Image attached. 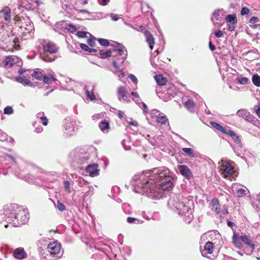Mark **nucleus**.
<instances>
[{"label":"nucleus","instance_id":"1","mask_svg":"<svg viewBox=\"0 0 260 260\" xmlns=\"http://www.w3.org/2000/svg\"><path fill=\"white\" fill-rule=\"evenodd\" d=\"M173 178L167 171L155 168L152 171L134 176L132 184L135 192L157 200L162 196V191L169 190L173 186Z\"/></svg>","mask_w":260,"mask_h":260},{"label":"nucleus","instance_id":"2","mask_svg":"<svg viewBox=\"0 0 260 260\" xmlns=\"http://www.w3.org/2000/svg\"><path fill=\"white\" fill-rule=\"evenodd\" d=\"M1 217L2 219L1 223L5 228L8 227V224L17 227L28 222L29 215L27 209L19 207L17 204H13L4 207Z\"/></svg>","mask_w":260,"mask_h":260},{"label":"nucleus","instance_id":"3","mask_svg":"<svg viewBox=\"0 0 260 260\" xmlns=\"http://www.w3.org/2000/svg\"><path fill=\"white\" fill-rule=\"evenodd\" d=\"M14 20L15 24L19 27V31L25 37V39L32 37L34 27L28 17L16 15L15 16Z\"/></svg>","mask_w":260,"mask_h":260},{"label":"nucleus","instance_id":"4","mask_svg":"<svg viewBox=\"0 0 260 260\" xmlns=\"http://www.w3.org/2000/svg\"><path fill=\"white\" fill-rule=\"evenodd\" d=\"M193 208L194 203L192 200L186 198H183L180 209L178 208L176 211L179 215L183 216V219L186 223H190L193 218Z\"/></svg>","mask_w":260,"mask_h":260},{"label":"nucleus","instance_id":"5","mask_svg":"<svg viewBox=\"0 0 260 260\" xmlns=\"http://www.w3.org/2000/svg\"><path fill=\"white\" fill-rule=\"evenodd\" d=\"M232 242L235 246L238 249H242L244 244L246 248L249 249L250 252L255 249V245L251 240L250 236L243 234L241 235L236 231L233 232Z\"/></svg>","mask_w":260,"mask_h":260},{"label":"nucleus","instance_id":"6","mask_svg":"<svg viewBox=\"0 0 260 260\" xmlns=\"http://www.w3.org/2000/svg\"><path fill=\"white\" fill-rule=\"evenodd\" d=\"M219 172L224 178L234 177L237 175L234 168V162L226 159H222L219 162Z\"/></svg>","mask_w":260,"mask_h":260},{"label":"nucleus","instance_id":"7","mask_svg":"<svg viewBox=\"0 0 260 260\" xmlns=\"http://www.w3.org/2000/svg\"><path fill=\"white\" fill-rule=\"evenodd\" d=\"M70 157L73 161L82 165L89 160L90 154L85 152L83 149L77 148L70 153Z\"/></svg>","mask_w":260,"mask_h":260},{"label":"nucleus","instance_id":"8","mask_svg":"<svg viewBox=\"0 0 260 260\" xmlns=\"http://www.w3.org/2000/svg\"><path fill=\"white\" fill-rule=\"evenodd\" d=\"M79 122L71 119H66L64 124V134L66 137H69L76 134L79 128Z\"/></svg>","mask_w":260,"mask_h":260},{"label":"nucleus","instance_id":"9","mask_svg":"<svg viewBox=\"0 0 260 260\" xmlns=\"http://www.w3.org/2000/svg\"><path fill=\"white\" fill-rule=\"evenodd\" d=\"M4 24L0 25V42H5L6 44L14 43L16 37L14 36L10 28L5 30Z\"/></svg>","mask_w":260,"mask_h":260},{"label":"nucleus","instance_id":"10","mask_svg":"<svg viewBox=\"0 0 260 260\" xmlns=\"http://www.w3.org/2000/svg\"><path fill=\"white\" fill-rule=\"evenodd\" d=\"M47 250L51 254L54 255V257H56L57 259L60 258L63 253L61 244L57 241L50 242L47 245Z\"/></svg>","mask_w":260,"mask_h":260},{"label":"nucleus","instance_id":"11","mask_svg":"<svg viewBox=\"0 0 260 260\" xmlns=\"http://www.w3.org/2000/svg\"><path fill=\"white\" fill-rule=\"evenodd\" d=\"M236 114L238 117L244 118L246 121L255 125H257L259 123L258 120L246 109H240L237 111Z\"/></svg>","mask_w":260,"mask_h":260},{"label":"nucleus","instance_id":"12","mask_svg":"<svg viewBox=\"0 0 260 260\" xmlns=\"http://www.w3.org/2000/svg\"><path fill=\"white\" fill-rule=\"evenodd\" d=\"M110 45L114 48L113 53H118L119 56L121 57V63H123L127 56V52L125 47L122 44L116 42H114Z\"/></svg>","mask_w":260,"mask_h":260},{"label":"nucleus","instance_id":"13","mask_svg":"<svg viewBox=\"0 0 260 260\" xmlns=\"http://www.w3.org/2000/svg\"><path fill=\"white\" fill-rule=\"evenodd\" d=\"M183 198H184L182 197L181 198L180 196L178 194L172 193L168 202L169 207L173 210H176L178 208L180 209Z\"/></svg>","mask_w":260,"mask_h":260},{"label":"nucleus","instance_id":"14","mask_svg":"<svg viewBox=\"0 0 260 260\" xmlns=\"http://www.w3.org/2000/svg\"><path fill=\"white\" fill-rule=\"evenodd\" d=\"M223 9H217L213 13L211 21L215 27H219L222 25V16L223 14Z\"/></svg>","mask_w":260,"mask_h":260},{"label":"nucleus","instance_id":"15","mask_svg":"<svg viewBox=\"0 0 260 260\" xmlns=\"http://www.w3.org/2000/svg\"><path fill=\"white\" fill-rule=\"evenodd\" d=\"M213 251V243L211 242H207L205 243L204 246V249L201 250V252L202 253V255L208 258L213 259L214 258V256L212 257L211 256H208V254H211Z\"/></svg>","mask_w":260,"mask_h":260},{"label":"nucleus","instance_id":"16","mask_svg":"<svg viewBox=\"0 0 260 260\" xmlns=\"http://www.w3.org/2000/svg\"><path fill=\"white\" fill-rule=\"evenodd\" d=\"M99 169H98V164L93 163L89 164L86 167V172L89 176L95 177L99 175Z\"/></svg>","mask_w":260,"mask_h":260},{"label":"nucleus","instance_id":"17","mask_svg":"<svg viewBox=\"0 0 260 260\" xmlns=\"http://www.w3.org/2000/svg\"><path fill=\"white\" fill-rule=\"evenodd\" d=\"M17 176L23 179L25 181L29 183H32L34 184L35 185H38L39 184V183L38 182V180H41L39 178H36L33 175L28 174L26 175H25L23 174L22 173H20L18 174H17Z\"/></svg>","mask_w":260,"mask_h":260},{"label":"nucleus","instance_id":"18","mask_svg":"<svg viewBox=\"0 0 260 260\" xmlns=\"http://www.w3.org/2000/svg\"><path fill=\"white\" fill-rule=\"evenodd\" d=\"M127 90L124 86H120L117 89L118 100L120 102L127 103L129 102L127 96Z\"/></svg>","mask_w":260,"mask_h":260},{"label":"nucleus","instance_id":"19","mask_svg":"<svg viewBox=\"0 0 260 260\" xmlns=\"http://www.w3.org/2000/svg\"><path fill=\"white\" fill-rule=\"evenodd\" d=\"M152 114L156 117V121L161 124H166L168 123V119L167 116L162 113H160L156 109L152 111Z\"/></svg>","mask_w":260,"mask_h":260},{"label":"nucleus","instance_id":"20","mask_svg":"<svg viewBox=\"0 0 260 260\" xmlns=\"http://www.w3.org/2000/svg\"><path fill=\"white\" fill-rule=\"evenodd\" d=\"M178 170L180 173L184 177L187 179L192 176V174L189 168L185 165L178 166Z\"/></svg>","mask_w":260,"mask_h":260},{"label":"nucleus","instance_id":"21","mask_svg":"<svg viewBox=\"0 0 260 260\" xmlns=\"http://www.w3.org/2000/svg\"><path fill=\"white\" fill-rule=\"evenodd\" d=\"M44 52L54 54L57 51V48L55 45L52 43H47L43 45Z\"/></svg>","mask_w":260,"mask_h":260},{"label":"nucleus","instance_id":"22","mask_svg":"<svg viewBox=\"0 0 260 260\" xmlns=\"http://www.w3.org/2000/svg\"><path fill=\"white\" fill-rule=\"evenodd\" d=\"M225 135H227L231 137L233 141L238 145L239 147H242V143L240 136L237 135L234 131H232L229 128L228 130L227 131V133H225Z\"/></svg>","mask_w":260,"mask_h":260},{"label":"nucleus","instance_id":"23","mask_svg":"<svg viewBox=\"0 0 260 260\" xmlns=\"http://www.w3.org/2000/svg\"><path fill=\"white\" fill-rule=\"evenodd\" d=\"M158 54V50H156L151 56L150 62L151 65L155 68H159L161 66V61H159V58L157 57Z\"/></svg>","mask_w":260,"mask_h":260},{"label":"nucleus","instance_id":"24","mask_svg":"<svg viewBox=\"0 0 260 260\" xmlns=\"http://www.w3.org/2000/svg\"><path fill=\"white\" fill-rule=\"evenodd\" d=\"M4 19L6 22H9L11 19V10L8 7H5L0 13V19Z\"/></svg>","mask_w":260,"mask_h":260},{"label":"nucleus","instance_id":"25","mask_svg":"<svg viewBox=\"0 0 260 260\" xmlns=\"http://www.w3.org/2000/svg\"><path fill=\"white\" fill-rule=\"evenodd\" d=\"M40 255L41 256V260H57V259L54 257V255L51 254L48 250L42 249L40 251Z\"/></svg>","mask_w":260,"mask_h":260},{"label":"nucleus","instance_id":"26","mask_svg":"<svg viewBox=\"0 0 260 260\" xmlns=\"http://www.w3.org/2000/svg\"><path fill=\"white\" fill-rule=\"evenodd\" d=\"M14 256L19 259L24 258L26 256V253L23 248H17L13 252Z\"/></svg>","mask_w":260,"mask_h":260},{"label":"nucleus","instance_id":"27","mask_svg":"<svg viewBox=\"0 0 260 260\" xmlns=\"http://www.w3.org/2000/svg\"><path fill=\"white\" fill-rule=\"evenodd\" d=\"M144 34L146 38L147 43L148 44L150 48L152 50L155 44L154 39L153 36L148 30L145 31Z\"/></svg>","mask_w":260,"mask_h":260},{"label":"nucleus","instance_id":"28","mask_svg":"<svg viewBox=\"0 0 260 260\" xmlns=\"http://www.w3.org/2000/svg\"><path fill=\"white\" fill-rule=\"evenodd\" d=\"M237 191V196L238 197H243L246 196V192L248 191V190L246 187L242 188L240 185L234 184L233 187Z\"/></svg>","mask_w":260,"mask_h":260},{"label":"nucleus","instance_id":"29","mask_svg":"<svg viewBox=\"0 0 260 260\" xmlns=\"http://www.w3.org/2000/svg\"><path fill=\"white\" fill-rule=\"evenodd\" d=\"M99 126L101 129V131L104 133H108L109 129H110V126L109 122L104 119L102 120L100 122L99 124Z\"/></svg>","mask_w":260,"mask_h":260},{"label":"nucleus","instance_id":"30","mask_svg":"<svg viewBox=\"0 0 260 260\" xmlns=\"http://www.w3.org/2000/svg\"><path fill=\"white\" fill-rule=\"evenodd\" d=\"M40 57L46 62H52L55 59V56L54 54L47 53L44 52L40 53Z\"/></svg>","mask_w":260,"mask_h":260},{"label":"nucleus","instance_id":"31","mask_svg":"<svg viewBox=\"0 0 260 260\" xmlns=\"http://www.w3.org/2000/svg\"><path fill=\"white\" fill-rule=\"evenodd\" d=\"M120 59L118 58L117 60L113 61L112 64L116 69L119 70L120 73L118 74V77L119 80H122L121 79L125 76V74L122 70L119 69V64L122 63L121 61L120 62Z\"/></svg>","mask_w":260,"mask_h":260},{"label":"nucleus","instance_id":"32","mask_svg":"<svg viewBox=\"0 0 260 260\" xmlns=\"http://www.w3.org/2000/svg\"><path fill=\"white\" fill-rule=\"evenodd\" d=\"M210 123L213 127H214L217 130L221 132L223 134H225V133H227V131L228 130L229 128H224L220 124L212 121H210Z\"/></svg>","mask_w":260,"mask_h":260},{"label":"nucleus","instance_id":"33","mask_svg":"<svg viewBox=\"0 0 260 260\" xmlns=\"http://www.w3.org/2000/svg\"><path fill=\"white\" fill-rule=\"evenodd\" d=\"M184 105L185 108L189 111H194V103L192 100L188 99L186 102L184 103Z\"/></svg>","mask_w":260,"mask_h":260},{"label":"nucleus","instance_id":"34","mask_svg":"<svg viewBox=\"0 0 260 260\" xmlns=\"http://www.w3.org/2000/svg\"><path fill=\"white\" fill-rule=\"evenodd\" d=\"M155 80L157 84L162 86L166 84L167 80L161 75H156L155 76Z\"/></svg>","mask_w":260,"mask_h":260},{"label":"nucleus","instance_id":"35","mask_svg":"<svg viewBox=\"0 0 260 260\" xmlns=\"http://www.w3.org/2000/svg\"><path fill=\"white\" fill-rule=\"evenodd\" d=\"M15 80L17 82L22 84L24 86L28 85L30 83L29 80L25 79L24 77L21 76L16 77Z\"/></svg>","mask_w":260,"mask_h":260},{"label":"nucleus","instance_id":"36","mask_svg":"<svg viewBox=\"0 0 260 260\" xmlns=\"http://www.w3.org/2000/svg\"><path fill=\"white\" fill-rule=\"evenodd\" d=\"M43 71H40V69H37L36 71H34L31 75L32 77H35V78L39 80H42V79L44 77V74H43Z\"/></svg>","mask_w":260,"mask_h":260},{"label":"nucleus","instance_id":"37","mask_svg":"<svg viewBox=\"0 0 260 260\" xmlns=\"http://www.w3.org/2000/svg\"><path fill=\"white\" fill-rule=\"evenodd\" d=\"M42 80L44 83L48 84H50L52 81L54 82L58 81L57 79L54 78L52 74L49 75V76L44 75Z\"/></svg>","mask_w":260,"mask_h":260},{"label":"nucleus","instance_id":"38","mask_svg":"<svg viewBox=\"0 0 260 260\" xmlns=\"http://www.w3.org/2000/svg\"><path fill=\"white\" fill-rule=\"evenodd\" d=\"M80 47L82 50L89 52L91 53H94L97 52L96 49L94 48H90L85 44L80 43Z\"/></svg>","mask_w":260,"mask_h":260},{"label":"nucleus","instance_id":"39","mask_svg":"<svg viewBox=\"0 0 260 260\" xmlns=\"http://www.w3.org/2000/svg\"><path fill=\"white\" fill-rule=\"evenodd\" d=\"M37 118H39L42 121V124L46 126L48 124V119L44 115V113L39 112L38 113L37 115Z\"/></svg>","mask_w":260,"mask_h":260},{"label":"nucleus","instance_id":"40","mask_svg":"<svg viewBox=\"0 0 260 260\" xmlns=\"http://www.w3.org/2000/svg\"><path fill=\"white\" fill-rule=\"evenodd\" d=\"M226 21L228 23H237V19L235 14H229L226 17Z\"/></svg>","mask_w":260,"mask_h":260},{"label":"nucleus","instance_id":"41","mask_svg":"<svg viewBox=\"0 0 260 260\" xmlns=\"http://www.w3.org/2000/svg\"><path fill=\"white\" fill-rule=\"evenodd\" d=\"M62 9L66 11L68 14L70 15H74L75 13L74 12V10H75V8H72L70 6V5L66 4L62 5Z\"/></svg>","mask_w":260,"mask_h":260},{"label":"nucleus","instance_id":"42","mask_svg":"<svg viewBox=\"0 0 260 260\" xmlns=\"http://www.w3.org/2000/svg\"><path fill=\"white\" fill-rule=\"evenodd\" d=\"M113 53V51L111 50H100V54L101 56V57L102 58H107L109 57H110L112 56V53Z\"/></svg>","mask_w":260,"mask_h":260},{"label":"nucleus","instance_id":"43","mask_svg":"<svg viewBox=\"0 0 260 260\" xmlns=\"http://www.w3.org/2000/svg\"><path fill=\"white\" fill-rule=\"evenodd\" d=\"M64 190L67 193H71L72 189L71 188V182L69 180H65L63 182Z\"/></svg>","mask_w":260,"mask_h":260},{"label":"nucleus","instance_id":"44","mask_svg":"<svg viewBox=\"0 0 260 260\" xmlns=\"http://www.w3.org/2000/svg\"><path fill=\"white\" fill-rule=\"evenodd\" d=\"M252 81L254 85L260 87V76L257 74H255L252 76Z\"/></svg>","mask_w":260,"mask_h":260},{"label":"nucleus","instance_id":"45","mask_svg":"<svg viewBox=\"0 0 260 260\" xmlns=\"http://www.w3.org/2000/svg\"><path fill=\"white\" fill-rule=\"evenodd\" d=\"M182 151L186 153V154L191 157H196V154L193 150L191 148H183Z\"/></svg>","mask_w":260,"mask_h":260},{"label":"nucleus","instance_id":"46","mask_svg":"<svg viewBox=\"0 0 260 260\" xmlns=\"http://www.w3.org/2000/svg\"><path fill=\"white\" fill-rule=\"evenodd\" d=\"M211 203L213 207H215V211L218 213L220 209V204L218 200L216 198H213L211 200Z\"/></svg>","mask_w":260,"mask_h":260},{"label":"nucleus","instance_id":"47","mask_svg":"<svg viewBox=\"0 0 260 260\" xmlns=\"http://www.w3.org/2000/svg\"><path fill=\"white\" fill-rule=\"evenodd\" d=\"M85 89L86 90V94L87 97L89 98L91 101L95 100V96L93 92V89H91V91H90L86 86H85Z\"/></svg>","mask_w":260,"mask_h":260},{"label":"nucleus","instance_id":"48","mask_svg":"<svg viewBox=\"0 0 260 260\" xmlns=\"http://www.w3.org/2000/svg\"><path fill=\"white\" fill-rule=\"evenodd\" d=\"M126 221L129 223H135V224H139L142 223L143 221L142 220H140L139 219L134 217H128L126 219Z\"/></svg>","mask_w":260,"mask_h":260},{"label":"nucleus","instance_id":"49","mask_svg":"<svg viewBox=\"0 0 260 260\" xmlns=\"http://www.w3.org/2000/svg\"><path fill=\"white\" fill-rule=\"evenodd\" d=\"M5 66L10 67L13 64V59L11 57H8L3 61Z\"/></svg>","mask_w":260,"mask_h":260},{"label":"nucleus","instance_id":"50","mask_svg":"<svg viewBox=\"0 0 260 260\" xmlns=\"http://www.w3.org/2000/svg\"><path fill=\"white\" fill-rule=\"evenodd\" d=\"M66 28L69 31L72 33H74L77 30L76 26L70 23H68L66 25Z\"/></svg>","mask_w":260,"mask_h":260},{"label":"nucleus","instance_id":"51","mask_svg":"<svg viewBox=\"0 0 260 260\" xmlns=\"http://www.w3.org/2000/svg\"><path fill=\"white\" fill-rule=\"evenodd\" d=\"M237 81L239 83L242 85L247 84L249 82V80L246 77H237Z\"/></svg>","mask_w":260,"mask_h":260},{"label":"nucleus","instance_id":"52","mask_svg":"<svg viewBox=\"0 0 260 260\" xmlns=\"http://www.w3.org/2000/svg\"><path fill=\"white\" fill-rule=\"evenodd\" d=\"M56 207L59 211L61 212L66 210V206L59 200L57 201V204Z\"/></svg>","mask_w":260,"mask_h":260},{"label":"nucleus","instance_id":"53","mask_svg":"<svg viewBox=\"0 0 260 260\" xmlns=\"http://www.w3.org/2000/svg\"><path fill=\"white\" fill-rule=\"evenodd\" d=\"M98 40L100 44L102 46L106 47L110 45V43L108 40L99 38Z\"/></svg>","mask_w":260,"mask_h":260},{"label":"nucleus","instance_id":"54","mask_svg":"<svg viewBox=\"0 0 260 260\" xmlns=\"http://www.w3.org/2000/svg\"><path fill=\"white\" fill-rule=\"evenodd\" d=\"M13 113L14 110L12 107L8 106L4 108V113L5 114L10 115L13 114Z\"/></svg>","mask_w":260,"mask_h":260},{"label":"nucleus","instance_id":"55","mask_svg":"<svg viewBox=\"0 0 260 260\" xmlns=\"http://www.w3.org/2000/svg\"><path fill=\"white\" fill-rule=\"evenodd\" d=\"M5 158L6 160H10L14 164H16L15 158L12 155L6 154Z\"/></svg>","mask_w":260,"mask_h":260},{"label":"nucleus","instance_id":"56","mask_svg":"<svg viewBox=\"0 0 260 260\" xmlns=\"http://www.w3.org/2000/svg\"><path fill=\"white\" fill-rule=\"evenodd\" d=\"M88 183H89L88 182L85 181L84 179H80L78 180V185L79 186L82 187L86 186V185H88Z\"/></svg>","mask_w":260,"mask_h":260},{"label":"nucleus","instance_id":"57","mask_svg":"<svg viewBox=\"0 0 260 260\" xmlns=\"http://www.w3.org/2000/svg\"><path fill=\"white\" fill-rule=\"evenodd\" d=\"M87 34H88V32H86V31H78L77 32V36L79 38H84L86 37V35H87Z\"/></svg>","mask_w":260,"mask_h":260},{"label":"nucleus","instance_id":"58","mask_svg":"<svg viewBox=\"0 0 260 260\" xmlns=\"http://www.w3.org/2000/svg\"><path fill=\"white\" fill-rule=\"evenodd\" d=\"M228 29L230 31H232L235 30L236 28V26L237 23H228Z\"/></svg>","mask_w":260,"mask_h":260},{"label":"nucleus","instance_id":"59","mask_svg":"<svg viewBox=\"0 0 260 260\" xmlns=\"http://www.w3.org/2000/svg\"><path fill=\"white\" fill-rule=\"evenodd\" d=\"M249 11H250L249 9L248 8H247L246 7H243L241 10V15H247L249 13Z\"/></svg>","mask_w":260,"mask_h":260},{"label":"nucleus","instance_id":"60","mask_svg":"<svg viewBox=\"0 0 260 260\" xmlns=\"http://www.w3.org/2000/svg\"><path fill=\"white\" fill-rule=\"evenodd\" d=\"M91 188H93V187L91 186H88L87 187V188L88 189L85 192H84V197L85 198L86 197H87L88 196H89L90 194H92L93 193H91Z\"/></svg>","mask_w":260,"mask_h":260},{"label":"nucleus","instance_id":"61","mask_svg":"<svg viewBox=\"0 0 260 260\" xmlns=\"http://www.w3.org/2000/svg\"><path fill=\"white\" fill-rule=\"evenodd\" d=\"M128 78L134 83H135L136 84H137L138 83V79L137 78V77L134 75L133 74H130L129 76H128Z\"/></svg>","mask_w":260,"mask_h":260},{"label":"nucleus","instance_id":"62","mask_svg":"<svg viewBox=\"0 0 260 260\" xmlns=\"http://www.w3.org/2000/svg\"><path fill=\"white\" fill-rule=\"evenodd\" d=\"M214 35L216 38H219L223 36V33L220 30H217L214 32Z\"/></svg>","mask_w":260,"mask_h":260},{"label":"nucleus","instance_id":"63","mask_svg":"<svg viewBox=\"0 0 260 260\" xmlns=\"http://www.w3.org/2000/svg\"><path fill=\"white\" fill-rule=\"evenodd\" d=\"M110 17H111V19L114 21H117L119 19V16L114 13H111L110 14Z\"/></svg>","mask_w":260,"mask_h":260},{"label":"nucleus","instance_id":"64","mask_svg":"<svg viewBox=\"0 0 260 260\" xmlns=\"http://www.w3.org/2000/svg\"><path fill=\"white\" fill-rule=\"evenodd\" d=\"M253 110L257 115L260 118V107L255 105L253 107Z\"/></svg>","mask_w":260,"mask_h":260}]
</instances>
